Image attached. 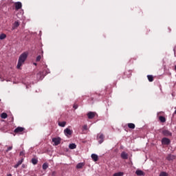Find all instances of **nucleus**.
Returning <instances> with one entry per match:
<instances>
[{
  "label": "nucleus",
  "instance_id": "f3484780",
  "mask_svg": "<svg viewBox=\"0 0 176 176\" xmlns=\"http://www.w3.org/2000/svg\"><path fill=\"white\" fill-rule=\"evenodd\" d=\"M65 124H67V122L65 121L58 122V126H60V127H65Z\"/></svg>",
  "mask_w": 176,
  "mask_h": 176
},
{
  "label": "nucleus",
  "instance_id": "9d476101",
  "mask_svg": "<svg viewBox=\"0 0 176 176\" xmlns=\"http://www.w3.org/2000/svg\"><path fill=\"white\" fill-rule=\"evenodd\" d=\"M121 157L122 159H124V160L129 159V154H127L126 152L123 151L121 153Z\"/></svg>",
  "mask_w": 176,
  "mask_h": 176
},
{
  "label": "nucleus",
  "instance_id": "c756f323",
  "mask_svg": "<svg viewBox=\"0 0 176 176\" xmlns=\"http://www.w3.org/2000/svg\"><path fill=\"white\" fill-rule=\"evenodd\" d=\"M19 155L20 156H25V151H21Z\"/></svg>",
  "mask_w": 176,
  "mask_h": 176
},
{
  "label": "nucleus",
  "instance_id": "b1692460",
  "mask_svg": "<svg viewBox=\"0 0 176 176\" xmlns=\"http://www.w3.org/2000/svg\"><path fill=\"white\" fill-rule=\"evenodd\" d=\"M148 80L150 82H153V76L148 75L147 76Z\"/></svg>",
  "mask_w": 176,
  "mask_h": 176
},
{
  "label": "nucleus",
  "instance_id": "5701e85b",
  "mask_svg": "<svg viewBox=\"0 0 176 176\" xmlns=\"http://www.w3.org/2000/svg\"><path fill=\"white\" fill-rule=\"evenodd\" d=\"M1 119H6L8 118V114L6 113H2L1 114Z\"/></svg>",
  "mask_w": 176,
  "mask_h": 176
},
{
  "label": "nucleus",
  "instance_id": "c85d7f7f",
  "mask_svg": "<svg viewBox=\"0 0 176 176\" xmlns=\"http://www.w3.org/2000/svg\"><path fill=\"white\" fill-rule=\"evenodd\" d=\"M23 162H24V159L21 158V160H19L16 164H19V166L22 164Z\"/></svg>",
  "mask_w": 176,
  "mask_h": 176
},
{
  "label": "nucleus",
  "instance_id": "f704fd0d",
  "mask_svg": "<svg viewBox=\"0 0 176 176\" xmlns=\"http://www.w3.org/2000/svg\"><path fill=\"white\" fill-rule=\"evenodd\" d=\"M7 176H12V174H8L7 175Z\"/></svg>",
  "mask_w": 176,
  "mask_h": 176
},
{
  "label": "nucleus",
  "instance_id": "423d86ee",
  "mask_svg": "<svg viewBox=\"0 0 176 176\" xmlns=\"http://www.w3.org/2000/svg\"><path fill=\"white\" fill-rule=\"evenodd\" d=\"M162 134L165 137H171L173 135V133L171 132H170V131H168L167 129L163 130L162 131Z\"/></svg>",
  "mask_w": 176,
  "mask_h": 176
},
{
  "label": "nucleus",
  "instance_id": "393cba45",
  "mask_svg": "<svg viewBox=\"0 0 176 176\" xmlns=\"http://www.w3.org/2000/svg\"><path fill=\"white\" fill-rule=\"evenodd\" d=\"M32 164H38V160L37 159H36V158H32Z\"/></svg>",
  "mask_w": 176,
  "mask_h": 176
},
{
  "label": "nucleus",
  "instance_id": "6e6552de",
  "mask_svg": "<svg viewBox=\"0 0 176 176\" xmlns=\"http://www.w3.org/2000/svg\"><path fill=\"white\" fill-rule=\"evenodd\" d=\"M15 9L16 10H19V9H21L23 8V5L21 4V2L18 1L14 3Z\"/></svg>",
  "mask_w": 176,
  "mask_h": 176
},
{
  "label": "nucleus",
  "instance_id": "bb28decb",
  "mask_svg": "<svg viewBox=\"0 0 176 176\" xmlns=\"http://www.w3.org/2000/svg\"><path fill=\"white\" fill-rule=\"evenodd\" d=\"M41 59H42V56L38 55V56L36 57V61L39 62V61H41Z\"/></svg>",
  "mask_w": 176,
  "mask_h": 176
},
{
  "label": "nucleus",
  "instance_id": "6ab92c4d",
  "mask_svg": "<svg viewBox=\"0 0 176 176\" xmlns=\"http://www.w3.org/2000/svg\"><path fill=\"white\" fill-rule=\"evenodd\" d=\"M47 168H49V164L45 162L43 164V170H47Z\"/></svg>",
  "mask_w": 176,
  "mask_h": 176
},
{
  "label": "nucleus",
  "instance_id": "7c9ffc66",
  "mask_svg": "<svg viewBox=\"0 0 176 176\" xmlns=\"http://www.w3.org/2000/svg\"><path fill=\"white\" fill-rule=\"evenodd\" d=\"M85 130H88L87 124L82 126V131H85Z\"/></svg>",
  "mask_w": 176,
  "mask_h": 176
},
{
  "label": "nucleus",
  "instance_id": "412c9836",
  "mask_svg": "<svg viewBox=\"0 0 176 176\" xmlns=\"http://www.w3.org/2000/svg\"><path fill=\"white\" fill-rule=\"evenodd\" d=\"M128 127H129V129H135V124H134L133 123H129Z\"/></svg>",
  "mask_w": 176,
  "mask_h": 176
},
{
  "label": "nucleus",
  "instance_id": "9b49d317",
  "mask_svg": "<svg viewBox=\"0 0 176 176\" xmlns=\"http://www.w3.org/2000/svg\"><path fill=\"white\" fill-rule=\"evenodd\" d=\"M175 157H176L175 155L169 154V155L166 157V160L170 162V161H171V160H175Z\"/></svg>",
  "mask_w": 176,
  "mask_h": 176
},
{
  "label": "nucleus",
  "instance_id": "4be33fe9",
  "mask_svg": "<svg viewBox=\"0 0 176 176\" xmlns=\"http://www.w3.org/2000/svg\"><path fill=\"white\" fill-rule=\"evenodd\" d=\"M124 173L123 172H118L113 174V176H123Z\"/></svg>",
  "mask_w": 176,
  "mask_h": 176
},
{
  "label": "nucleus",
  "instance_id": "2eb2a0df",
  "mask_svg": "<svg viewBox=\"0 0 176 176\" xmlns=\"http://www.w3.org/2000/svg\"><path fill=\"white\" fill-rule=\"evenodd\" d=\"M19 25H20V23H19V21H15L13 24L12 30H16V28H17Z\"/></svg>",
  "mask_w": 176,
  "mask_h": 176
},
{
  "label": "nucleus",
  "instance_id": "e433bc0d",
  "mask_svg": "<svg viewBox=\"0 0 176 176\" xmlns=\"http://www.w3.org/2000/svg\"><path fill=\"white\" fill-rule=\"evenodd\" d=\"M34 65H36V63H34Z\"/></svg>",
  "mask_w": 176,
  "mask_h": 176
},
{
  "label": "nucleus",
  "instance_id": "0eeeda50",
  "mask_svg": "<svg viewBox=\"0 0 176 176\" xmlns=\"http://www.w3.org/2000/svg\"><path fill=\"white\" fill-rule=\"evenodd\" d=\"M87 116L88 117V119H93L96 117V112L89 111L87 113Z\"/></svg>",
  "mask_w": 176,
  "mask_h": 176
},
{
  "label": "nucleus",
  "instance_id": "f03ea898",
  "mask_svg": "<svg viewBox=\"0 0 176 176\" xmlns=\"http://www.w3.org/2000/svg\"><path fill=\"white\" fill-rule=\"evenodd\" d=\"M104 138H105V136H104V134L98 133L97 135V140L98 141L99 144H102L104 142Z\"/></svg>",
  "mask_w": 176,
  "mask_h": 176
},
{
  "label": "nucleus",
  "instance_id": "1a4fd4ad",
  "mask_svg": "<svg viewBox=\"0 0 176 176\" xmlns=\"http://www.w3.org/2000/svg\"><path fill=\"white\" fill-rule=\"evenodd\" d=\"M36 78L38 80H42V79H43V78H45V76H43V72H38L37 74H36Z\"/></svg>",
  "mask_w": 176,
  "mask_h": 176
},
{
  "label": "nucleus",
  "instance_id": "a878e982",
  "mask_svg": "<svg viewBox=\"0 0 176 176\" xmlns=\"http://www.w3.org/2000/svg\"><path fill=\"white\" fill-rule=\"evenodd\" d=\"M6 34H0L1 41L3 40V39H6Z\"/></svg>",
  "mask_w": 176,
  "mask_h": 176
},
{
  "label": "nucleus",
  "instance_id": "39448f33",
  "mask_svg": "<svg viewBox=\"0 0 176 176\" xmlns=\"http://www.w3.org/2000/svg\"><path fill=\"white\" fill-rule=\"evenodd\" d=\"M171 141L170 140V139L167 138H164L162 140V145H170Z\"/></svg>",
  "mask_w": 176,
  "mask_h": 176
},
{
  "label": "nucleus",
  "instance_id": "473e14b6",
  "mask_svg": "<svg viewBox=\"0 0 176 176\" xmlns=\"http://www.w3.org/2000/svg\"><path fill=\"white\" fill-rule=\"evenodd\" d=\"M73 108H74V109H78V104H74Z\"/></svg>",
  "mask_w": 176,
  "mask_h": 176
},
{
  "label": "nucleus",
  "instance_id": "7ed1b4c3",
  "mask_svg": "<svg viewBox=\"0 0 176 176\" xmlns=\"http://www.w3.org/2000/svg\"><path fill=\"white\" fill-rule=\"evenodd\" d=\"M52 142H54V145L57 146V145H60L61 143V138H54L52 139Z\"/></svg>",
  "mask_w": 176,
  "mask_h": 176
},
{
  "label": "nucleus",
  "instance_id": "72a5a7b5",
  "mask_svg": "<svg viewBox=\"0 0 176 176\" xmlns=\"http://www.w3.org/2000/svg\"><path fill=\"white\" fill-rule=\"evenodd\" d=\"M19 166H20L19 164H16L14 165V168H17L19 167Z\"/></svg>",
  "mask_w": 176,
  "mask_h": 176
},
{
  "label": "nucleus",
  "instance_id": "dca6fc26",
  "mask_svg": "<svg viewBox=\"0 0 176 176\" xmlns=\"http://www.w3.org/2000/svg\"><path fill=\"white\" fill-rule=\"evenodd\" d=\"M159 120L161 122V123H165L166 122V118L163 116H160L159 117Z\"/></svg>",
  "mask_w": 176,
  "mask_h": 176
},
{
  "label": "nucleus",
  "instance_id": "2f4dec72",
  "mask_svg": "<svg viewBox=\"0 0 176 176\" xmlns=\"http://www.w3.org/2000/svg\"><path fill=\"white\" fill-rule=\"evenodd\" d=\"M12 149H13V146H9L8 148V149L6 151V152H9V151H12Z\"/></svg>",
  "mask_w": 176,
  "mask_h": 176
},
{
  "label": "nucleus",
  "instance_id": "aec40b11",
  "mask_svg": "<svg viewBox=\"0 0 176 176\" xmlns=\"http://www.w3.org/2000/svg\"><path fill=\"white\" fill-rule=\"evenodd\" d=\"M69 149H76V144L72 143L69 145Z\"/></svg>",
  "mask_w": 176,
  "mask_h": 176
},
{
  "label": "nucleus",
  "instance_id": "cd10ccee",
  "mask_svg": "<svg viewBox=\"0 0 176 176\" xmlns=\"http://www.w3.org/2000/svg\"><path fill=\"white\" fill-rule=\"evenodd\" d=\"M160 176H168V175L166 172H161Z\"/></svg>",
  "mask_w": 176,
  "mask_h": 176
},
{
  "label": "nucleus",
  "instance_id": "ddd939ff",
  "mask_svg": "<svg viewBox=\"0 0 176 176\" xmlns=\"http://www.w3.org/2000/svg\"><path fill=\"white\" fill-rule=\"evenodd\" d=\"M135 174H136V175H138V176H144V175H145V173H144V171H142L141 170H137L135 171Z\"/></svg>",
  "mask_w": 176,
  "mask_h": 176
},
{
  "label": "nucleus",
  "instance_id": "c9c22d12",
  "mask_svg": "<svg viewBox=\"0 0 176 176\" xmlns=\"http://www.w3.org/2000/svg\"><path fill=\"white\" fill-rule=\"evenodd\" d=\"M14 118L12 117V120H14Z\"/></svg>",
  "mask_w": 176,
  "mask_h": 176
},
{
  "label": "nucleus",
  "instance_id": "f8f14e48",
  "mask_svg": "<svg viewBox=\"0 0 176 176\" xmlns=\"http://www.w3.org/2000/svg\"><path fill=\"white\" fill-rule=\"evenodd\" d=\"M64 133L65 135H71L72 134V131H71V129L67 128L64 130Z\"/></svg>",
  "mask_w": 176,
  "mask_h": 176
},
{
  "label": "nucleus",
  "instance_id": "4468645a",
  "mask_svg": "<svg viewBox=\"0 0 176 176\" xmlns=\"http://www.w3.org/2000/svg\"><path fill=\"white\" fill-rule=\"evenodd\" d=\"M91 159L94 160V162H98V155L96 154H92L91 155Z\"/></svg>",
  "mask_w": 176,
  "mask_h": 176
},
{
  "label": "nucleus",
  "instance_id": "f257e3e1",
  "mask_svg": "<svg viewBox=\"0 0 176 176\" xmlns=\"http://www.w3.org/2000/svg\"><path fill=\"white\" fill-rule=\"evenodd\" d=\"M28 57V52H23L21 54L19 58L18 63H17V69H20L21 68V66L24 63H25V60H27Z\"/></svg>",
  "mask_w": 176,
  "mask_h": 176
},
{
  "label": "nucleus",
  "instance_id": "a211bd4d",
  "mask_svg": "<svg viewBox=\"0 0 176 176\" xmlns=\"http://www.w3.org/2000/svg\"><path fill=\"white\" fill-rule=\"evenodd\" d=\"M84 166H85V163L83 162L78 163L76 166V168H82Z\"/></svg>",
  "mask_w": 176,
  "mask_h": 176
},
{
  "label": "nucleus",
  "instance_id": "20e7f679",
  "mask_svg": "<svg viewBox=\"0 0 176 176\" xmlns=\"http://www.w3.org/2000/svg\"><path fill=\"white\" fill-rule=\"evenodd\" d=\"M25 130V128L18 126L16 129H14V133L16 134H20V133H23Z\"/></svg>",
  "mask_w": 176,
  "mask_h": 176
}]
</instances>
